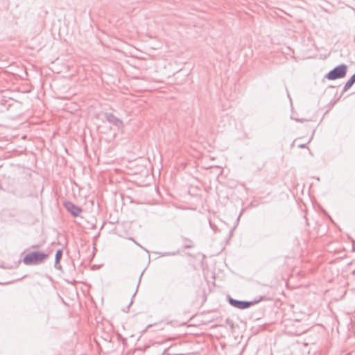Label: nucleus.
<instances>
[{"label": "nucleus", "instance_id": "obj_1", "mask_svg": "<svg viewBox=\"0 0 355 355\" xmlns=\"http://www.w3.org/2000/svg\"><path fill=\"white\" fill-rule=\"evenodd\" d=\"M47 257V254L42 252H33L24 257V263L26 265L37 264L44 261Z\"/></svg>", "mask_w": 355, "mask_h": 355}, {"label": "nucleus", "instance_id": "obj_2", "mask_svg": "<svg viewBox=\"0 0 355 355\" xmlns=\"http://www.w3.org/2000/svg\"><path fill=\"white\" fill-rule=\"evenodd\" d=\"M346 69L347 67L345 65L338 66L327 74V78L329 80H335L343 78L346 74Z\"/></svg>", "mask_w": 355, "mask_h": 355}, {"label": "nucleus", "instance_id": "obj_3", "mask_svg": "<svg viewBox=\"0 0 355 355\" xmlns=\"http://www.w3.org/2000/svg\"><path fill=\"white\" fill-rule=\"evenodd\" d=\"M229 302L232 306L239 309H248L252 304V302H250L239 301L232 298L229 300Z\"/></svg>", "mask_w": 355, "mask_h": 355}, {"label": "nucleus", "instance_id": "obj_4", "mask_svg": "<svg viewBox=\"0 0 355 355\" xmlns=\"http://www.w3.org/2000/svg\"><path fill=\"white\" fill-rule=\"evenodd\" d=\"M65 207L75 216H78L81 213V209L71 202H66Z\"/></svg>", "mask_w": 355, "mask_h": 355}, {"label": "nucleus", "instance_id": "obj_5", "mask_svg": "<svg viewBox=\"0 0 355 355\" xmlns=\"http://www.w3.org/2000/svg\"><path fill=\"white\" fill-rule=\"evenodd\" d=\"M62 250H59L57 251L56 252V256H55V259H56V261L58 262L62 257Z\"/></svg>", "mask_w": 355, "mask_h": 355}, {"label": "nucleus", "instance_id": "obj_6", "mask_svg": "<svg viewBox=\"0 0 355 355\" xmlns=\"http://www.w3.org/2000/svg\"><path fill=\"white\" fill-rule=\"evenodd\" d=\"M355 83V81L351 78L346 83V85L345 87H350L354 83Z\"/></svg>", "mask_w": 355, "mask_h": 355}, {"label": "nucleus", "instance_id": "obj_7", "mask_svg": "<svg viewBox=\"0 0 355 355\" xmlns=\"http://www.w3.org/2000/svg\"><path fill=\"white\" fill-rule=\"evenodd\" d=\"M351 78L355 81V73Z\"/></svg>", "mask_w": 355, "mask_h": 355}]
</instances>
